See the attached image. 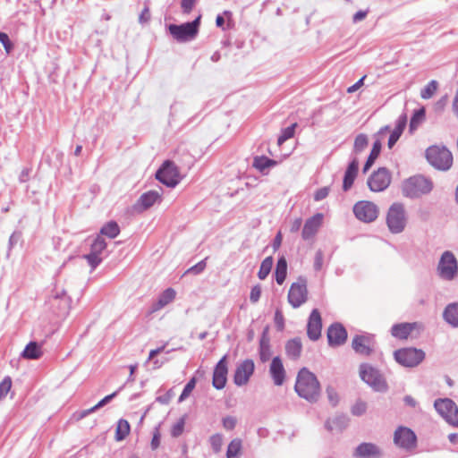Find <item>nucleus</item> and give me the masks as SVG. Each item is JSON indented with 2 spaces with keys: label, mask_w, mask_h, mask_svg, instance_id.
<instances>
[{
  "label": "nucleus",
  "mask_w": 458,
  "mask_h": 458,
  "mask_svg": "<svg viewBox=\"0 0 458 458\" xmlns=\"http://www.w3.org/2000/svg\"><path fill=\"white\" fill-rule=\"evenodd\" d=\"M348 419L345 416H338L332 420H328L326 422V428L332 431L334 429H339L342 430L347 425Z\"/></svg>",
  "instance_id": "39"
},
{
  "label": "nucleus",
  "mask_w": 458,
  "mask_h": 458,
  "mask_svg": "<svg viewBox=\"0 0 458 458\" xmlns=\"http://www.w3.org/2000/svg\"><path fill=\"white\" fill-rule=\"evenodd\" d=\"M323 217V214L317 213L306 220L301 233L303 240H310L316 235L322 225Z\"/></svg>",
  "instance_id": "22"
},
{
  "label": "nucleus",
  "mask_w": 458,
  "mask_h": 458,
  "mask_svg": "<svg viewBox=\"0 0 458 458\" xmlns=\"http://www.w3.org/2000/svg\"><path fill=\"white\" fill-rule=\"evenodd\" d=\"M322 321L319 311L314 309L309 318L307 335L312 341H317L321 335Z\"/></svg>",
  "instance_id": "20"
},
{
  "label": "nucleus",
  "mask_w": 458,
  "mask_h": 458,
  "mask_svg": "<svg viewBox=\"0 0 458 458\" xmlns=\"http://www.w3.org/2000/svg\"><path fill=\"white\" fill-rule=\"evenodd\" d=\"M391 183V174L386 167L378 168L368 179V186L371 191H385Z\"/></svg>",
  "instance_id": "13"
},
{
  "label": "nucleus",
  "mask_w": 458,
  "mask_h": 458,
  "mask_svg": "<svg viewBox=\"0 0 458 458\" xmlns=\"http://www.w3.org/2000/svg\"><path fill=\"white\" fill-rule=\"evenodd\" d=\"M442 318L451 327L458 328V301L450 302L445 307Z\"/></svg>",
  "instance_id": "25"
},
{
  "label": "nucleus",
  "mask_w": 458,
  "mask_h": 458,
  "mask_svg": "<svg viewBox=\"0 0 458 458\" xmlns=\"http://www.w3.org/2000/svg\"><path fill=\"white\" fill-rule=\"evenodd\" d=\"M276 165V161L264 156L255 157L252 164L253 167L263 174H266L267 169L275 166Z\"/></svg>",
  "instance_id": "33"
},
{
  "label": "nucleus",
  "mask_w": 458,
  "mask_h": 458,
  "mask_svg": "<svg viewBox=\"0 0 458 458\" xmlns=\"http://www.w3.org/2000/svg\"><path fill=\"white\" fill-rule=\"evenodd\" d=\"M176 293L173 288H167L158 297L157 301L151 306V312H156L172 302L175 298Z\"/></svg>",
  "instance_id": "29"
},
{
  "label": "nucleus",
  "mask_w": 458,
  "mask_h": 458,
  "mask_svg": "<svg viewBox=\"0 0 458 458\" xmlns=\"http://www.w3.org/2000/svg\"><path fill=\"white\" fill-rule=\"evenodd\" d=\"M130 433V424L126 420H119L115 430V439L123 440Z\"/></svg>",
  "instance_id": "38"
},
{
  "label": "nucleus",
  "mask_w": 458,
  "mask_h": 458,
  "mask_svg": "<svg viewBox=\"0 0 458 458\" xmlns=\"http://www.w3.org/2000/svg\"><path fill=\"white\" fill-rule=\"evenodd\" d=\"M60 300V303H59V308L62 310H68L70 309V303H71V300L70 298L66 295V293L64 290H61V291H56L55 295H54V301H58Z\"/></svg>",
  "instance_id": "42"
},
{
  "label": "nucleus",
  "mask_w": 458,
  "mask_h": 458,
  "mask_svg": "<svg viewBox=\"0 0 458 458\" xmlns=\"http://www.w3.org/2000/svg\"><path fill=\"white\" fill-rule=\"evenodd\" d=\"M327 395L329 403L333 406H335L338 403V394L333 387L328 386L327 388Z\"/></svg>",
  "instance_id": "57"
},
{
  "label": "nucleus",
  "mask_w": 458,
  "mask_h": 458,
  "mask_svg": "<svg viewBox=\"0 0 458 458\" xmlns=\"http://www.w3.org/2000/svg\"><path fill=\"white\" fill-rule=\"evenodd\" d=\"M390 131V127L388 125H386L382 127L375 135V141L373 143L372 149L370 151V154L364 165L363 167V173H367L368 170L371 167V165L374 164L375 160L377 158V157L380 154L381 151V141L385 138L387 132Z\"/></svg>",
  "instance_id": "17"
},
{
  "label": "nucleus",
  "mask_w": 458,
  "mask_h": 458,
  "mask_svg": "<svg viewBox=\"0 0 458 458\" xmlns=\"http://www.w3.org/2000/svg\"><path fill=\"white\" fill-rule=\"evenodd\" d=\"M255 365L252 360H245L240 363L234 372L233 382L238 386H242L249 382L254 372Z\"/></svg>",
  "instance_id": "18"
},
{
  "label": "nucleus",
  "mask_w": 458,
  "mask_h": 458,
  "mask_svg": "<svg viewBox=\"0 0 458 458\" xmlns=\"http://www.w3.org/2000/svg\"><path fill=\"white\" fill-rule=\"evenodd\" d=\"M365 78H366V76L361 77L355 84L349 87L347 89V92L353 93L356 90H358L363 85V81H364Z\"/></svg>",
  "instance_id": "63"
},
{
  "label": "nucleus",
  "mask_w": 458,
  "mask_h": 458,
  "mask_svg": "<svg viewBox=\"0 0 458 458\" xmlns=\"http://www.w3.org/2000/svg\"><path fill=\"white\" fill-rule=\"evenodd\" d=\"M242 450V441L240 438H233L228 445L226 458H240Z\"/></svg>",
  "instance_id": "36"
},
{
  "label": "nucleus",
  "mask_w": 458,
  "mask_h": 458,
  "mask_svg": "<svg viewBox=\"0 0 458 458\" xmlns=\"http://www.w3.org/2000/svg\"><path fill=\"white\" fill-rule=\"evenodd\" d=\"M369 140L365 134H359L354 140L353 150L356 153L363 151L368 146Z\"/></svg>",
  "instance_id": "45"
},
{
  "label": "nucleus",
  "mask_w": 458,
  "mask_h": 458,
  "mask_svg": "<svg viewBox=\"0 0 458 458\" xmlns=\"http://www.w3.org/2000/svg\"><path fill=\"white\" fill-rule=\"evenodd\" d=\"M156 178L170 188L175 187L181 181L177 166L170 160L164 162L162 166L157 171Z\"/></svg>",
  "instance_id": "10"
},
{
  "label": "nucleus",
  "mask_w": 458,
  "mask_h": 458,
  "mask_svg": "<svg viewBox=\"0 0 458 458\" xmlns=\"http://www.w3.org/2000/svg\"><path fill=\"white\" fill-rule=\"evenodd\" d=\"M352 347L356 353L369 356L373 352V339L369 335H357L352 339Z\"/></svg>",
  "instance_id": "19"
},
{
  "label": "nucleus",
  "mask_w": 458,
  "mask_h": 458,
  "mask_svg": "<svg viewBox=\"0 0 458 458\" xmlns=\"http://www.w3.org/2000/svg\"><path fill=\"white\" fill-rule=\"evenodd\" d=\"M437 413L451 426L458 428V407L449 398H439L434 402Z\"/></svg>",
  "instance_id": "8"
},
{
  "label": "nucleus",
  "mask_w": 458,
  "mask_h": 458,
  "mask_svg": "<svg viewBox=\"0 0 458 458\" xmlns=\"http://www.w3.org/2000/svg\"><path fill=\"white\" fill-rule=\"evenodd\" d=\"M197 0H182L181 6L184 13H190Z\"/></svg>",
  "instance_id": "59"
},
{
  "label": "nucleus",
  "mask_w": 458,
  "mask_h": 458,
  "mask_svg": "<svg viewBox=\"0 0 458 458\" xmlns=\"http://www.w3.org/2000/svg\"><path fill=\"white\" fill-rule=\"evenodd\" d=\"M273 267V258L267 257L260 265L259 270L258 272V276L260 280H265L269 275L271 268Z\"/></svg>",
  "instance_id": "40"
},
{
  "label": "nucleus",
  "mask_w": 458,
  "mask_h": 458,
  "mask_svg": "<svg viewBox=\"0 0 458 458\" xmlns=\"http://www.w3.org/2000/svg\"><path fill=\"white\" fill-rule=\"evenodd\" d=\"M407 215L404 205L399 202L392 204L386 215V225L392 233L397 234L405 229Z\"/></svg>",
  "instance_id": "4"
},
{
  "label": "nucleus",
  "mask_w": 458,
  "mask_h": 458,
  "mask_svg": "<svg viewBox=\"0 0 458 458\" xmlns=\"http://www.w3.org/2000/svg\"><path fill=\"white\" fill-rule=\"evenodd\" d=\"M323 261H324V254H323L322 250H318L315 254L314 265H313L314 269L316 271H319L322 268Z\"/></svg>",
  "instance_id": "53"
},
{
  "label": "nucleus",
  "mask_w": 458,
  "mask_h": 458,
  "mask_svg": "<svg viewBox=\"0 0 458 458\" xmlns=\"http://www.w3.org/2000/svg\"><path fill=\"white\" fill-rule=\"evenodd\" d=\"M150 20V12H149V9L148 7H145L140 16H139V21L140 23H146L148 22V21Z\"/></svg>",
  "instance_id": "61"
},
{
  "label": "nucleus",
  "mask_w": 458,
  "mask_h": 458,
  "mask_svg": "<svg viewBox=\"0 0 458 458\" xmlns=\"http://www.w3.org/2000/svg\"><path fill=\"white\" fill-rule=\"evenodd\" d=\"M271 355L269 339L264 334L259 341V358L262 362H266L271 358Z\"/></svg>",
  "instance_id": "37"
},
{
  "label": "nucleus",
  "mask_w": 458,
  "mask_h": 458,
  "mask_svg": "<svg viewBox=\"0 0 458 458\" xmlns=\"http://www.w3.org/2000/svg\"><path fill=\"white\" fill-rule=\"evenodd\" d=\"M433 189L432 182L423 175L411 176L402 186L403 194L411 199L429 193Z\"/></svg>",
  "instance_id": "2"
},
{
  "label": "nucleus",
  "mask_w": 458,
  "mask_h": 458,
  "mask_svg": "<svg viewBox=\"0 0 458 458\" xmlns=\"http://www.w3.org/2000/svg\"><path fill=\"white\" fill-rule=\"evenodd\" d=\"M353 213L359 220L370 223L377 219L378 208L371 201L361 200L354 205Z\"/></svg>",
  "instance_id": "12"
},
{
  "label": "nucleus",
  "mask_w": 458,
  "mask_h": 458,
  "mask_svg": "<svg viewBox=\"0 0 458 458\" xmlns=\"http://www.w3.org/2000/svg\"><path fill=\"white\" fill-rule=\"evenodd\" d=\"M119 233H120V228L115 222L107 223L100 230L101 234L106 235L112 239L115 238L119 234Z\"/></svg>",
  "instance_id": "41"
},
{
  "label": "nucleus",
  "mask_w": 458,
  "mask_h": 458,
  "mask_svg": "<svg viewBox=\"0 0 458 458\" xmlns=\"http://www.w3.org/2000/svg\"><path fill=\"white\" fill-rule=\"evenodd\" d=\"M222 422H223V427L226 430H233L236 426L237 420L233 416H227L223 419Z\"/></svg>",
  "instance_id": "56"
},
{
  "label": "nucleus",
  "mask_w": 458,
  "mask_h": 458,
  "mask_svg": "<svg viewBox=\"0 0 458 458\" xmlns=\"http://www.w3.org/2000/svg\"><path fill=\"white\" fill-rule=\"evenodd\" d=\"M269 372L276 386H282L284 384L285 378V370L279 357L273 358L270 364Z\"/></svg>",
  "instance_id": "24"
},
{
  "label": "nucleus",
  "mask_w": 458,
  "mask_h": 458,
  "mask_svg": "<svg viewBox=\"0 0 458 458\" xmlns=\"http://www.w3.org/2000/svg\"><path fill=\"white\" fill-rule=\"evenodd\" d=\"M302 345L300 338L289 340L285 344V352L289 358L297 360L301 356Z\"/></svg>",
  "instance_id": "31"
},
{
  "label": "nucleus",
  "mask_w": 458,
  "mask_h": 458,
  "mask_svg": "<svg viewBox=\"0 0 458 458\" xmlns=\"http://www.w3.org/2000/svg\"><path fill=\"white\" fill-rule=\"evenodd\" d=\"M106 248V241L101 236L96 237L91 243L90 252L84 255V259L88 261L92 269H95L101 263L102 258L100 255Z\"/></svg>",
  "instance_id": "16"
},
{
  "label": "nucleus",
  "mask_w": 458,
  "mask_h": 458,
  "mask_svg": "<svg viewBox=\"0 0 458 458\" xmlns=\"http://www.w3.org/2000/svg\"><path fill=\"white\" fill-rule=\"evenodd\" d=\"M195 386L196 379L195 377H192L184 386L181 395L179 396V402H182L183 400H185L190 395L191 391L194 389Z\"/></svg>",
  "instance_id": "48"
},
{
  "label": "nucleus",
  "mask_w": 458,
  "mask_h": 458,
  "mask_svg": "<svg viewBox=\"0 0 458 458\" xmlns=\"http://www.w3.org/2000/svg\"><path fill=\"white\" fill-rule=\"evenodd\" d=\"M184 424H185V420L184 418H181L173 427H172V429H171V435L174 437H180L182 432H183V429H184Z\"/></svg>",
  "instance_id": "49"
},
{
  "label": "nucleus",
  "mask_w": 458,
  "mask_h": 458,
  "mask_svg": "<svg viewBox=\"0 0 458 458\" xmlns=\"http://www.w3.org/2000/svg\"><path fill=\"white\" fill-rule=\"evenodd\" d=\"M359 169V162L356 157H354L351 163L349 164L344 177L343 189L344 191H347L351 189L353 184V182L357 176Z\"/></svg>",
  "instance_id": "27"
},
{
  "label": "nucleus",
  "mask_w": 458,
  "mask_h": 458,
  "mask_svg": "<svg viewBox=\"0 0 458 458\" xmlns=\"http://www.w3.org/2000/svg\"><path fill=\"white\" fill-rule=\"evenodd\" d=\"M424 117H425L424 108H420V109L417 110L411 119L410 131H413L414 130H416L417 127L419 126V124L424 119Z\"/></svg>",
  "instance_id": "46"
},
{
  "label": "nucleus",
  "mask_w": 458,
  "mask_h": 458,
  "mask_svg": "<svg viewBox=\"0 0 458 458\" xmlns=\"http://www.w3.org/2000/svg\"><path fill=\"white\" fill-rule=\"evenodd\" d=\"M206 259H202L201 261H199L196 265H194L191 267H190L187 270V273H191V274H194V275L200 274L205 269V267H206Z\"/></svg>",
  "instance_id": "55"
},
{
  "label": "nucleus",
  "mask_w": 458,
  "mask_h": 458,
  "mask_svg": "<svg viewBox=\"0 0 458 458\" xmlns=\"http://www.w3.org/2000/svg\"><path fill=\"white\" fill-rule=\"evenodd\" d=\"M426 157L432 166L442 171L449 170L453 164V155L444 146L429 147L426 150Z\"/></svg>",
  "instance_id": "3"
},
{
  "label": "nucleus",
  "mask_w": 458,
  "mask_h": 458,
  "mask_svg": "<svg viewBox=\"0 0 458 458\" xmlns=\"http://www.w3.org/2000/svg\"><path fill=\"white\" fill-rule=\"evenodd\" d=\"M367 411V403L362 401H358L352 408V413L355 416H361Z\"/></svg>",
  "instance_id": "50"
},
{
  "label": "nucleus",
  "mask_w": 458,
  "mask_h": 458,
  "mask_svg": "<svg viewBox=\"0 0 458 458\" xmlns=\"http://www.w3.org/2000/svg\"><path fill=\"white\" fill-rule=\"evenodd\" d=\"M407 123V117L405 114H402L398 117L395 123L394 129L391 131L387 146L389 148H392L397 140L400 139L401 135L403 132V130Z\"/></svg>",
  "instance_id": "28"
},
{
  "label": "nucleus",
  "mask_w": 458,
  "mask_h": 458,
  "mask_svg": "<svg viewBox=\"0 0 458 458\" xmlns=\"http://www.w3.org/2000/svg\"><path fill=\"white\" fill-rule=\"evenodd\" d=\"M41 345L37 342H30L23 350L21 356L29 360H37L42 356Z\"/></svg>",
  "instance_id": "32"
},
{
  "label": "nucleus",
  "mask_w": 458,
  "mask_h": 458,
  "mask_svg": "<svg viewBox=\"0 0 458 458\" xmlns=\"http://www.w3.org/2000/svg\"><path fill=\"white\" fill-rule=\"evenodd\" d=\"M437 81H429L420 91V97L423 99H429L433 97L435 92L437 89Z\"/></svg>",
  "instance_id": "43"
},
{
  "label": "nucleus",
  "mask_w": 458,
  "mask_h": 458,
  "mask_svg": "<svg viewBox=\"0 0 458 458\" xmlns=\"http://www.w3.org/2000/svg\"><path fill=\"white\" fill-rule=\"evenodd\" d=\"M116 393L117 392H114L111 394L106 395L102 400H100L95 406L80 411V413L78 414V419L81 420L89 415L90 413L95 412L98 409L102 408L106 404H107L116 395Z\"/></svg>",
  "instance_id": "35"
},
{
  "label": "nucleus",
  "mask_w": 458,
  "mask_h": 458,
  "mask_svg": "<svg viewBox=\"0 0 458 458\" xmlns=\"http://www.w3.org/2000/svg\"><path fill=\"white\" fill-rule=\"evenodd\" d=\"M12 386V380L9 377L4 378L0 383V400L7 394Z\"/></svg>",
  "instance_id": "51"
},
{
  "label": "nucleus",
  "mask_w": 458,
  "mask_h": 458,
  "mask_svg": "<svg viewBox=\"0 0 458 458\" xmlns=\"http://www.w3.org/2000/svg\"><path fill=\"white\" fill-rule=\"evenodd\" d=\"M288 302L294 309L301 307L308 300L307 281L303 277L292 284L288 292Z\"/></svg>",
  "instance_id": "11"
},
{
  "label": "nucleus",
  "mask_w": 458,
  "mask_h": 458,
  "mask_svg": "<svg viewBox=\"0 0 458 458\" xmlns=\"http://www.w3.org/2000/svg\"><path fill=\"white\" fill-rule=\"evenodd\" d=\"M201 15H199L193 21L185 22L181 25L171 24L168 27L170 34L179 42H187L196 38L199 32Z\"/></svg>",
  "instance_id": "6"
},
{
  "label": "nucleus",
  "mask_w": 458,
  "mask_h": 458,
  "mask_svg": "<svg viewBox=\"0 0 458 458\" xmlns=\"http://www.w3.org/2000/svg\"><path fill=\"white\" fill-rule=\"evenodd\" d=\"M417 437L415 433L406 428L399 427L394 434V444L403 449L409 450L414 448L416 445Z\"/></svg>",
  "instance_id": "14"
},
{
  "label": "nucleus",
  "mask_w": 458,
  "mask_h": 458,
  "mask_svg": "<svg viewBox=\"0 0 458 458\" xmlns=\"http://www.w3.org/2000/svg\"><path fill=\"white\" fill-rule=\"evenodd\" d=\"M360 376L361 379L378 392L386 391L387 385L380 372L369 364L360 366Z\"/></svg>",
  "instance_id": "9"
},
{
  "label": "nucleus",
  "mask_w": 458,
  "mask_h": 458,
  "mask_svg": "<svg viewBox=\"0 0 458 458\" xmlns=\"http://www.w3.org/2000/svg\"><path fill=\"white\" fill-rule=\"evenodd\" d=\"M162 200V194L157 191H148L140 195L133 204L132 209L136 213H142L150 208L154 204Z\"/></svg>",
  "instance_id": "15"
},
{
  "label": "nucleus",
  "mask_w": 458,
  "mask_h": 458,
  "mask_svg": "<svg viewBox=\"0 0 458 458\" xmlns=\"http://www.w3.org/2000/svg\"><path fill=\"white\" fill-rule=\"evenodd\" d=\"M294 388L301 397L309 402H316L320 394L317 377L305 368L299 371Z\"/></svg>",
  "instance_id": "1"
},
{
  "label": "nucleus",
  "mask_w": 458,
  "mask_h": 458,
  "mask_svg": "<svg viewBox=\"0 0 458 458\" xmlns=\"http://www.w3.org/2000/svg\"><path fill=\"white\" fill-rule=\"evenodd\" d=\"M425 352L414 347L401 348L394 352L395 361L405 368L419 366L425 359Z\"/></svg>",
  "instance_id": "5"
},
{
  "label": "nucleus",
  "mask_w": 458,
  "mask_h": 458,
  "mask_svg": "<svg viewBox=\"0 0 458 458\" xmlns=\"http://www.w3.org/2000/svg\"><path fill=\"white\" fill-rule=\"evenodd\" d=\"M261 296V287L260 285H255L251 288L250 293V300L252 303H256L259 301Z\"/></svg>",
  "instance_id": "54"
},
{
  "label": "nucleus",
  "mask_w": 458,
  "mask_h": 458,
  "mask_svg": "<svg viewBox=\"0 0 458 458\" xmlns=\"http://www.w3.org/2000/svg\"><path fill=\"white\" fill-rule=\"evenodd\" d=\"M286 275H287V261L284 257H281L277 260V264L276 267L275 276H276V283L278 284H282L286 278Z\"/></svg>",
  "instance_id": "34"
},
{
  "label": "nucleus",
  "mask_w": 458,
  "mask_h": 458,
  "mask_svg": "<svg viewBox=\"0 0 458 458\" xmlns=\"http://www.w3.org/2000/svg\"><path fill=\"white\" fill-rule=\"evenodd\" d=\"M415 323L395 324L391 328V334L398 339H407L411 333L415 329Z\"/></svg>",
  "instance_id": "30"
},
{
  "label": "nucleus",
  "mask_w": 458,
  "mask_h": 458,
  "mask_svg": "<svg viewBox=\"0 0 458 458\" xmlns=\"http://www.w3.org/2000/svg\"><path fill=\"white\" fill-rule=\"evenodd\" d=\"M0 42L4 45L6 51L9 52L11 44H10L9 38L5 33L0 32Z\"/></svg>",
  "instance_id": "64"
},
{
  "label": "nucleus",
  "mask_w": 458,
  "mask_h": 458,
  "mask_svg": "<svg viewBox=\"0 0 458 458\" xmlns=\"http://www.w3.org/2000/svg\"><path fill=\"white\" fill-rule=\"evenodd\" d=\"M224 437L222 434L216 433L209 437V443L214 453L217 454L222 450Z\"/></svg>",
  "instance_id": "44"
},
{
  "label": "nucleus",
  "mask_w": 458,
  "mask_h": 458,
  "mask_svg": "<svg viewBox=\"0 0 458 458\" xmlns=\"http://www.w3.org/2000/svg\"><path fill=\"white\" fill-rule=\"evenodd\" d=\"M227 366L226 356H224L216 364L213 373L212 385L216 389H223L226 384Z\"/></svg>",
  "instance_id": "23"
},
{
  "label": "nucleus",
  "mask_w": 458,
  "mask_h": 458,
  "mask_svg": "<svg viewBox=\"0 0 458 458\" xmlns=\"http://www.w3.org/2000/svg\"><path fill=\"white\" fill-rule=\"evenodd\" d=\"M327 339L330 346L342 345L347 339V332L340 323L332 324L327 330Z\"/></svg>",
  "instance_id": "21"
},
{
  "label": "nucleus",
  "mask_w": 458,
  "mask_h": 458,
  "mask_svg": "<svg viewBox=\"0 0 458 458\" xmlns=\"http://www.w3.org/2000/svg\"><path fill=\"white\" fill-rule=\"evenodd\" d=\"M160 437H161V435H160L159 429H158V428H156L153 432V437L151 440V448L153 450H156L159 446Z\"/></svg>",
  "instance_id": "60"
},
{
  "label": "nucleus",
  "mask_w": 458,
  "mask_h": 458,
  "mask_svg": "<svg viewBox=\"0 0 458 458\" xmlns=\"http://www.w3.org/2000/svg\"><path fill=\"white\" fill-rule=\"evenodd\" d=\"M21 238V233L19 232H14L12 233V235L9 238V245L10 248H13L14 245H16Z\"/></svg>",
  "instance_id": "62"
},
{
  "label": "nucleus",
  "mask_w": 458,
  "mask_h": 458,
  "mask_svg": "<svg viewBox=\"0 0 458 458\" xmlns=\"http://www.w3.org/2000/svg\"><path fill=\"white\" fill-rule=\"evenodd\" d=\"M274 321L277 330L283 331L284 328V318L280 309H276Z\"/></svg>",
  "instance_id": "52"
},
{
  "label": "nucleus",
  "mask_w": 458,
  "mask_h": 458,
  "mask_svg": "<svg viewBox=\"0 0 458 458\" xmlns=\"http://www.w3.org/2000/svg\"><path fill=\"white\" fill-rule=\"evenodd\" d=\"M296 125H297L296 123H293L291 126H288L282 131L281 135L277 139V143L279 146H281L287 140L293 137Z\"/></svg>",
  "instance_id": "47"
},
{
  "label": "nucleus",
  "mask_w": 458,
  "mask_h": 458,
  "mask_svg": "<svg viewBox=\"0 0 458 458\" xmlns=\"http://www.w3.org/2000/svg\"><path fill=\"white\" fill-rule=\"evenodd\" d=\"M437 274L445 281H453L457 277L458 262L453 252H443L437 265Z\"/></svg>",
  "instance_id": "7"
},
{
  "label": "nucleus",
  "mask_w": 458,
  "mask_h": 458,
  "mask_svg": "<svg viewBox=\"0 0 458 458\" xmlns=\"http://www.w3.org/2000/svg\"><path fill=\"white\" fill-rule=\"evenodd\" d=\"M329 194V188L328 187H323L318 189L315 194H314V199L316 201H320L324 199H326Z\"/></svg>",
  "instance_id": "58"
},
{
  "label": "nucleus",
  "mask_w": 458,
  "mask_h": 458,
  "mask_svg": "<svg viewBox=\"0 0 458 458\" xmlns=\"http://www.w3.org/2000/svg\"><path fill=\"white\" fill-rule=\"evenodd\" d=\"M380 455V449L372 443H362L357 446L354 452V456L358 458H377Z\"/></svg>",
  "instance_id": "26"
}]
</instances>
